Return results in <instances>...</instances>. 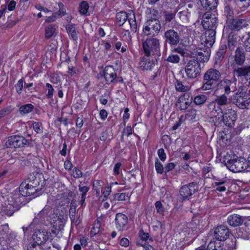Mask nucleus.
<instances>
[{"mask_svg": "<svg viewBox=\"0 0 250 250\" xmlns=\"http://www.w3.org/2000/svg\"><path fill=\"white\" fill-rule=\"evenodd\" d=\"M234 76L237 78L244 77L246 82L250 81V65L247 66L238 67L234 70Z\"/></svg>", "mask_w": 250, "mask_h": 250, "instance_id": "nucleus-24", "label": "nucleus"}, {"mask_svg": "<svg viewBox=\"0 0 250 250\" xmlns=\"http://www.w3.org/2000/svg\"><path fill=\"white\" fill-rule=\"evenodd\" d=\"M128 217L123 213H118L116 214L115 223L118 231H123L128 229Z\"/></svg>", "mask_w": 250, "mask_h": 250, "instance_id": "nucleus-20", "label": "nucleus"}, {"mask_svg": "<svg viewBox=\"0 0 250 250\" xmlns=\"http://www.w3.org/2000/svg\"><path fill=\"white\" fill-rule=\"evenodd\" d=\"M139 237L143 241L149 240V242H153V239L150 237L148 232H145L142 229L139 231Z\"/></svg>", "mask_w": 250, "mask_h": 250, "instance_id": "nucleus-47", "label": "nucleus"}, {"mask_svg": "<svg viewBox=\"0 0 250 250\" xmlns=\"http://www.w3.org/2000/svg\"><path fill=\"white\" fill-rule=\"evenodd\" d=\"M45 88L47 90V93L46 94L47 99H52L53 97L54 89L53 86L49 83H45Z\"/></svg>", "mask_w": 250, "mask_h": 250, "instance_id": "nucleus-50", "label": "nucleus"}, {"mask_svg": "<svg viewBox=\"0 0 250 250\" xmlns=\"http://www.w3.org/2000/svg\"><path fill=\"white\" fill-rule=\"evenodd\" d=\"M157 153L161 161H164L166 160L167 158V155L163 148L159 149L158 150Z\"/></svg>", "mask_w": 250, "mask_h": 250, "instance_id": "nucleus-64", "label": "nucleus"}, {"mask_svg": "<svg viewBox=\"0 0 250 250\" xmlns=\"http://www.w3.org/2000/svg\"><path fill=\"white\" fill-rule=\"evenodd\" d=\"M56 26L54 24H50L45 28V37L46 39L51 38L56 32Z\"/></svg>", "mask_w": 250, "mask_h": 250, "instance_id": "nucleus-37", "label": "nucleus"}, {"mask_svg": "<svg viewBox=\"0 0 250 250\" xmlns=\"http://www.w3.org/2000/svg\"><path fill=\"white\" fill-rule=\"evenodd\" d=\"M161 29L160 21L158 19H150L145 22L143 27V32L149 38L158 35Z\"/></svg>", "mask_w": 250, "mask_h": 250, "instance_id": "nucleus-8", "label": "nucleus"}, {"mask_svg": "<svg viewBox=\"0 0 250 250\" xmlns=\"http://www.w3.org/2000/svg\"><path fill=\"white\" fill-rule=\"evenodd\" d=\"M129 109L128 107H126L124 110V113L123 115V125L124 126H126V124L130 118V114L129 113Z\"/></svg>", "mask_w": 250, "mask_h": 250, "instance_id": "nucleus-54", "label": "nucleus"}, {"mask_svg": "<svg viewBox=\"0 0 250 250\" xmlns=\"http://www.w3.org/2000/svg\"><path fill=\"white\" fill-rule=\"evenodd\" d=\"M50 82L54 84H58L61 82V78L58 74H52L50 75Z\"/></svg>", "mask_w": 250, "mask_h": 250, "instance_id": "nucleus-63", "label": "nucleus"}, {"mask_svg": "<svg viewBox=\"0 0 250 250\" xmlns=\"http://www.w3.org/2000/svg\"><path fill=\"white\" fill-rule=\"evenodd\" d=\"M234 62L238 65H242L246 59V53L242 47H238L233 56Z\"/></svg>", "mask_w": 250, "mask_h": 250, "instance_id": "nucleus-25", "label": "nucleus"}, {"mask_svg": "<svg viewBox=\"0 0 250 250\" xmlns=\"http://www.w3.org/2000/svg\"><path fill=\"white\" fill-rule=\"evenodd\" d=\"M118 69L113 65L105 66L101 76L104 77L106 84L122 83L124 80L121 76L117 75Z\"/></svg>", "mask_w": 250, "mask_h": 250, "instance_id": "nucleus-6", "label": "nucleus"}, {"mask_svg": "<svg viewBox=\"0 0 250 250\" xmlns=\"http://www.w3.org/2000/svg\"><path fill=\"white\" fill-rule=\"evenodd\" d=\"M237 79L234 78L232 80L224 79L220 81L216 85L215 92L222 93L227 95L236 89Z\"/></svg>", "mask_w": 250, "mask_h": 250, "instance_id": "nucleus-11", "label": "nucleus"}, {"mask_svg": "<svg viewBox=\"0 0 250 250\" xmlns=\"http://www.w3.org/2000/svg\"><path fill=\"white\" fill-rule=\"evenodd\" d=\"M65 29L70 40H72L75 43H77L78 37L76 25L72 23H68L66 25Z\"/></svg>", "mask_w": 250, "mask_h": 250, "instance_id": "nucleus-26", "label": "nucleus"}, {"mask_svg": "<svg viewBox=\"0 0 250 250\" xmlns=\"http://www.w3.org/2000/svg\"><path fill=\"white\" fill-rule=\"evenodd\" d=\"M34 106L32 104H26L21 105L19 108L20 113L22 115H26L33 111Z\"/></svg>", "mask_w": 250, "mask_h": 250, "instance_id": "nucleus-33", "label": "nucleus"}, {"mask_svg": "<svg viewBox=\"0 0 250 250\" xmlns=\"http://www.w3.org/2000/svg\"><path fill=\"white\" fill-rule=\"evenodd\" d=\"M164 38L166 43L174 47L177 46L180 41V34L174 29H168L165 32Z\"/></svg>", "mask_w": 250, "mask_h": 250, "instance_id": "nucleus-17", "label": "nucleus"}, {"mask_svg": "<svg viewBox=\"0 0 250 250\" xmlns=\"http://www.w3.org/2000/svg\"><path fill=\"white\" fill-rule=\"evenodd\" d=\"M63 167L64 169L67 171H70L72 170L73 167V165L70 161V158H69V159L67 158L66 160L64 161Z\"/></svg>", "mask_w": 250, "mask_h": 250, "instance_id": "nucleus-61", "label": "nucleus"}, {"mask_svg": "<svg viewBox=\"0 0 250 250\" xmlns=\"http://www.w3.org/2000/svg\"><path fill=\"white\" fill-rule=\"evenodd\" d=\"M122 166V164L120 162H117L114 165L113 171V175L114 176L119 175L120 173V172L122 171V169L121 168Z\"/></svg>", "mask_w": 250, "mask_h": 250, "instance_id": "nucleus-60", "label": "nucleus"}, {"mask_svg": "<svg viewBox=\"0 0 250 250\" xmlns=\"http://www.w3.org/2000/svg\"><path fill=\"white\" fill-rule=\"evenodd\" d=\"M224 13L227 16V19L229 18H233V11L229 5H227L225 6Z\"/></svg>", "mask_w": 250, "mask_h": 250, "instance_id": "nucleus-55", "label": "nucleus"}, {"mask_svg": "<svg viewBox=\"0 0 250 250\" xmlns=\"http://www.w3.org/2000/svg\"><path fill=\"white\" fill-rule=\"evenodd\" d=\"M235 104L241 109L247 108L250 104V94L245 86H240L233 96Z\"/></svg>", "mask_w": 250, "mask_h": 250, "instance_id": "nucleus-7", "label": "nucleus"}, {"mask_svg": "<svg viewBox=\"0 0 250 250\" xmlns=\"http://www.w3.org/2000/svg\"><path fill=\"white\" fill-rule=\"evenodd\" d=\"M224 162L227 168L233 172H239L244 169L243 160L238 159L235 155L226 156Z\"/></svg>", "mask_w": 250, "mask_h": 250, "instance_id": "nucleus-12", "label": "nucleus"}, {"mask_svg": "<svg viewBox=\"0 0 250 250\" xmlns=\"http://www.w3.org/2000/svg\"><path fill=\"white\" fill-rule=\"evenodd\" d=\"M52 233L55 234L56 232L53 229H51V231L49 229H42V230L39 229L35 231L32 235L34 243L42 246L49 239H52L53 235Z\"/></svg>", "mask_w": 250, "mask_h": 250, "instance_id": "nucleus-13", "label": "nucleus"}, {"mask_svg": "<svg viewBox=\"0 0 250 250\" xmlns=\"http://www.w3.org/2000/svg\"><path fill=\"white\" fill-rule=\"evenodd\" d=\"M174 85L176 90L178 92L185 93L189 90L188 86L185 85L183 82L178 79L175 80Z\"/></svg>", "mask_w": 250, "mask_h": 250, "instance_id": "nucleus-35", "label": "nucleus"}, {"mask_svg": "<svg viewBox=\"0 0 250 250\" xmlns=\"http://www.w3.org/2000/svg\"><path fill=\"white\" fill-rule=\"evenodd\" d=\"M198 191L197 182H192L182 186L179 189V198L182 201H188Z\"/></svg>", "mask_w": 250, "mask_h": 250, "instance_id": "nucleus-10", "label": "nucleus"}, {"mask_svg": "<svg viewBox=\"0 0 250 250\" xmlns=\"http://www.w3.org/2000/svg\"><path fill=\"white\" fill-rule=\"evenodd\" d=\"M23 78L20 79L17 83L15 84V87L16 90V92L19 94L21 95L22 93L23 90Z\"/></svg>", "mask_w": 250, "mask_h": 250, "instance_id": "nucleus-52", "label": "nucleus"}, {"mask_svg": "<svg viewBox=\"0 0 250 250\" xmlns=\"http://www.w3.org/2000/svg\"><path fill=\"white\" fill-rule=\"evenodd\" d=\"M155 206L157 212L160 215H164L165 209L161 202L160 201H156Z\"/></svg>", "mask_w": 250, "mask_h": 250, "instance_id": "nucleus-57", "label": "nucleus"}, {"mask_svg": "<svg viewBox=\"0 0 250 250\" xmlns=\"http://www.w3.org/2000/svg\"><path fill=\"white\" fill-rule=\"evenodd\" d=\"M238 36L233 33L229 34L228 37L227 45L230 51L234 50L237 44Z\"/></svg>", "mask_w": 250, "mask_h": 250, "instance_id": "nucleus-30", "label": "nucleus"}, {"mask_svg": "<svg viewBox=\"0 0 250 250\" xmlns=\"http://www.w3.org/2000/svg\"><path fill=\"white\" fill-rule=\"evenodd\" d=\"M71 175L74 178L78 179L82 177L83 172L80 169H78L77 167H74V168L72 169Z\"/></svg>", "mask_w": 250, "mask_h": 250, "instance_id": "nucleus-56", "label": "nucleus"}, {"mask_svg": "<svg viewBox=\"0 0 250 250\" xmlns=\"http://www.w3.org/2000/svg\"><path fill=\"white\" fill-rule=\"evenodd\" d=\"M157 62V58L155 57L144 54L139 59L138 63L139 68L142 70L151 71Z\"/></svg>", "mask_w": 250, "mask_h": 250, "instance_id": "nucleus-14", "label": "nucleus"}, {"mask_svg": "<svg viewBox=\"0 0 250 250\" xmlns=\"http://www.w3.org/2000/svg\"><path fill=\"white\" fill-rule=\"evenodd\" d=\"M201 25L205 30L201 37V43L210 48L215 41L217 18L212 13L206 12L203 15Z\"/></svg>", "mask_w": 250, "mask_h": 250, "instance_id": "nucleus-1", "label": "nucleus"}, {"mask_svg": "<svg viewBox=\"0 0 250 250\" xmlns=\"http://www.w3.org/2000/svg\"><path fill=\"white\" fill-rule=\"evenodd\" d=\"M228 223L231 227H238L243 223V219L242 216L237 214H233L228 217Z\"/></svg>", "mask_w": 250, "mask_h": 250, "instance_id": "nucleus-28", "label": "nucleus"}, {"mask_svg": "<svg viewBox=\"0 0 250 250\" xmlns=\"http://www.w3.org/2000/svg\"><path fill=\"white\" fill-rule=\"evenodd\" d=\"M27 143V140L23 136L12 135L8 137L5 142V146L9 148H21L24 147Z\"/></svg>", "mask_w": 250, "mask_h": 250, "instance_id": "nucleus-15", "label": "nucleus"}, {"mask_svg": "<svg viewBox=\"0 0 250 250\" xmlns=\"http://www.w3.org/2000/svg\"><path fill=\"white\" fill-rule=\"evenodd\" d=\"M130 29L132 32L135 33L137 31V25L135 14L132 15V18L130 17L128 19Z\"/></svg>", "mask_w": 250, "mask_h": 250, "instance_id": "nucleus-42", "label": "nucleus"}, {"mask_svg": "<svg viewBox=\"0 0 250 250\" xmlns=\"http://www.w3.org/2000/svg\"><path fill=\"white\" fill-rule=\"evenodd\" d=\"M57 4L59 7L58 15L61 16H64L66 14V9L64 5L62 2H59Z\"/></svg>", "mask_w": 250, "mask_h": 250, "instance_id": "nucleus-59", "label": "nucleus"}, {"mask_svg": "<svg viewBox=\"0 0 250 250\" xmlns=\"http://www.w3.org/2000/svg\"><path fill=\"white\" fill-rule=\"evenodd\" d=\"M202 6L207 12L217 11V7L219 3L218 0H199Z\"/></svg>", "mask_w": 250, "mask_h": 250, "instance_id": "nucleus-23", "label": "nucleus"}, {"mask_svg": "<svg viewBox=\"0 0 250 250\" xmlns=\"http://www.w3.org/2000/svg\"><path fill=\"white\" fill-rule=\"evenodd\" d=\"M178 99H180V100H182L184 102H187L188 103H189L190 104H192L193 101V98L192 97V95L191 92H185L182 94Z\"/></svg>", "mask_w": 250, "mask_h": 250, "instance_id": "nucleus-43", "label": "nucleus"}, {"mask_svg": "<svg viewBox=\"0 0 250 250\" xmlns=\"http://www.w3.org/2000/svg\"><path fill=\"white\" fill-rule=\"evenodd\" d=\"M227 49V46L226 44H220L214 57V63L215 65H221L225 58Z\"/></svg>", "mask_w": 250, "mask_h": 250, "instance_id": "nucleus-22", "label": "nucleus"}, {"mask_svg": "<svg viewBox=\"0 0 250 250\" xmlns=\"http://www.w3.org/2000/svg\"><path fill=\"white\" fill-rule=\"evenodd\" d=\"M129 19L128 15L125 11H120L116 15V21L119 26H122Z\"/></svg>", "mask_w": 250, "mask_h": 250, "instance_id": "nucleus-32", "label": "nucleus"}, {"mask_svg": "<svg viewBox=\"0 0 250 250\" xmlns=\"http://www.w3.org/2000/svg\"><path fill=\"white\" fill-rule=\"evenodd\" d=\"M141 51L146 56L149 55L158 58L161 55L160 40L155 38H147L142 43Z\"/></svg>", "mask_w": 250, "mask_h": 250, "instance_id": "nucleus-5", "label": "nucleus"}, {"mask_svg": "<svg viewBox=\"0 0 250 250\" xmlns=\"http://www.w3.org/2000/svg\"><path fill=\"white\" fill-rule=\"evenodd\" d=\"M222 114L224 124L229 127H233L237 119L236 111L231 108L228 109L225 113Z\"/></svg>", "mask_w": 250, "mask_h": 250, "instance_id": "nucleus-19", "label": "nucleus"}, {"mask_svg": "<svg viewBox=\"0 0 250 250\" xmlns=\"http://www.w3.org/2000/svg\"><path fill=\"white\" fill-rule=\"evenodd\" d=\"M31 125V127H32L33 130L39 134H41L43 132V124L41 122L32 121Z\"/></svg>", "mask_w": 250, "mask_h": 250, "instance_id": "nucleus-36", "label": "nucleus"}, {"mask_svg": "<svg viewBox=\"0 0 250 250\" xmlns=\"http://www.w3.org/2000/svg\"><path fill=\"white\" fill-rule=\"evenodd\" d=\"M185 71L188 78H195L200 73V64L196 60H190L186 65Z\"/></svg>", "mask_w": 250, "mask_h": 250, "instance_id": "nucleus-16", "label": "nucleus"}, {"mask_svg": "<svg viewBox=\"0 0 250 250\" xmlns=\"http://www.w3.org/2000/svg\"><path fill=\"white\" fill-rule=\"evenodd\" d=\"M9 228L8 224H5L0 226V236L6 237L9 233Z\"/></svg>", "mask_w": 250, "mask_h": 250, "instance_id": "nucleus-49", "label": "nucleus"}, {"mask_svg": "<svg viewBox=\"0 0 250 250\" xmlns=\"http://www.w3.org/2000/svg\"><path fill=\"white\" fill-rule=\"evenodd\" d=\"M229 230L224 226H220L215 228L214 236L218 240L211 241L207 246V250H223L221 241H224L229 236Z\"/></svg>", "mask_w": 250, "mask_h": 250, "instance_id": "nucleus-4", "label": "nucleus"}, {"mask_svg": "<svg viewBox=\"0 0 250 250\" xmlns=\"http://www.w3.org/2000/svg\"><path fill=\"white\" fill-rule=\"evenodd\" d=\"M27 250H44L42 246L33 243L27 249Z\"/></svg>", "mask_w": 250, "mask_h": 250, "instance_id": "nucleus-62", "label": "nucleus"}, {"mask_svg": "<svg viewBox=\"0 0 250 250\" xmlns=\"http://www.w3.org/2000/svg\"><path fill=\"white\" fill-rule=\"evenodd\" d=\"M93 189L96 192L97 197L100 196L104 186V182L101 180H96L93 182Z\"/></svg>", "mask_w": 250, "mask_h": 250, "instance_id": "nucleus-34", "label": "nucleus"}, {"mask_svg": "<svg viewBox=\"0 0 250 250\" xmlns=\"http://www.w3.org/2000/svg\"><path fill=\"white\" fill-rule=\"evenodd\" d=\"M89 189H90L89 187L87 186H82L81 185L79 186V190L82 193L81 194V202L82 203V205L86 199V194H87V192L89 190Z\"/></svg>", "mask_w": 250, "mask_h": 250, "instance_id": "nucleus-39", "label": "nucleus"}, {"mask_svg": "<svg viewBox=\"0 0 250 250\" xmlns=\"http://www.w3.org/2000/svg\"><path fill=\"white\" fill-rule=\"evenodd\" d=\"M122 43L121 42H116L114 44L115 48L117 50H119L120 49H121V52L122 53H124L127 50V46L126 44H125L122 46Z\"/></svg>", "mask_w": 250, "mask_h": 250, "instance_id": "nucleus-58", "label": "nucleus"}, {"mask_svg": "<svg viewBox=\"0 0 250 250\" xmlns=\"http://www.w3.org/2000/svg\"><path fill=\"white\" fill-rule=\"evenodd\" d=\"M192 60H196L199 64H200L201 62H208V58L207 56L205 55L204 54H203L202 52H198L196 55V57Z\"/></svg>", "mask_w": 250, "mask_h": 250, "instance_id": "nucleus-44", "label": "nucleus"}, {"mask_svg": "<svg viewBox=\"0 0 250 250\" xmlns=\"http://www.w3.org/2000/svg\"><path fill=\"white\" fill-rule=\"evenodd\" d=\"M246 21L244 19L229 18L226 21L228 27L231 30L239 31L245 26Z\"/></svg>", "mask_w": 250, "mask_h": 250, "instance_id": "nucleus-21", "label": "nucleus"}, {"mask_svg": "<svg viewBox=\"0 0 250 250\" xmlns=\"http://www.w3.org/2000/svg\"><path fill=\"white\" fill-rule=\"evenodd\" d=\"M207 100V97L204 94H199L193 98V103L197 105L204 104Z\"/></svg>", "mask_w": 250, "mask_h": 250, "instance_id": "nucleus-40", "label": "nucleus"}, {"mask_svg": "<svg viewBox=\"0 0 250 250\" xmlns=\"http://www.w3.org/2000/svg\"><path fill=\"white\" fill-rule=\"evenodd\" d=\"M191 104L189 103L184 102L182 100L181 101L179 99H178L176 105L179 110H186L190 107Z\"/></svg>", "mask_w": 250, "mask_h": 250, "instance_id": "nucleus-41", "label": "nucleus"}, {"mask_svg": "<svg viewBox=\"0 0 250 250\" xmlns=\"http://www.w3.org/2000/svg\"><path fill=\"white\" fill-rule=\"evenodd\" d=\"M40 180L34 175H30L24 180L19 187V196L28 197L34 195L40 189Z\"/></svg>", "mask_w": 250, "mask_h": 250, "instance_id": "nucleus-3", "label": "nucleus"}, {"mask_svg": "<svg viewBox=\"0 0 250 250\" xmlns=\"http://www.w3.org/2000/svg\"><path fill=\"white\" fill-rule=\"evenodd\" d=\"M155 168L158 174H162L165 172V167H164L163 164L158 159H156L155 162Z\"/></svg>", "mask_w": 250, "mask_h": 250, "instance_id": "nucleus-51", "label": "nucleus"}, {"mask_svg": "<svg viewBox=\"0 0 250 250\" xmlns=\"http://www.w3.org/2000/svg\"><path fill=\"white\" fill-rule=\"evenodd\" d=\"M52 211L48 208H43L37 214H35L34 218L30 224V227L35 226L36 228L41 227L42 226H49L57 230L58 225V218L53 214V216H51Z\"/></svg>", "mask_w": 250, "mask_h": 250, "instance_id": "nucleus-2", "label": "nucleus"}, {"mask_svg": "<svg viewBox=\"0 0 250 250\" xmlns=\"http://www.w3.org/2000/svg\"><path fill=\"white\" fill-rule=\"evenodd\" d=\"M228 103L227 95L222 94L220 96H217L215 100L210 103V106H213L212 112L223 114L222 106L228 104Z\"/></svg>", "mask_w": 250, "mask_h": 250, "instance_id": "nucleus-18", "label": "nucleus"}, {"mask_svg": "<svg viewBox=\"0 0 250 250\" xmlns=\"http://www.w3.org/2000/svg\"><path fill=\"white\" fill-rule=\"evenodd\" d=\"M129 196L128 193H115L114 194V199L118 201H125L127 199H129Z\"/></svg>", "mask_w": 250, "mask_h": 250, "instance_id": "nucleus-48", "label": "nucleus"}, {"mask_svg": "<svg viewBox=\"0 0 250 250\" xmlns=\"http://www.w3.org/2000/svg\"><path fill=\"white\" fill-rule=\"evenodd\" d=\"M220 76L221 74L218 70L213 68L209 69L204 74V80L205 82L203 84L202 89L204 90L212 89Z\"/></svg>", "mask_w": 250, "mask_h": 250, "instance_id": "nucleus-9", "label": "nucleus"}, {"mask_svg": "<svg viewBox=\"0 0 250 250\" xmlns=\"http://www.w3.org/2000/svg\"><path fill=\"white\" fill-rule=\"evenodd\" d=\"M111 186L107 185L104 188V191L102 192V197H103L102 201H104L107 200L108 196L111 192Z\"/></svg>", "mask_w": 250, "mask_h": 250, "instance_id": "nucleus-46", "label": "nucleus"}, {"mask_svg": "<svg viewBox=\"0 0 250 250\" xmlns=\"http://www.w3.org/2000/svg\"><path fill=\"white\" fill-rule=\"evenodd\" d=\"M215 181L212 183V187L216 192H225L226 191L227 181L219 178L215 179Z\"/></svg>", "mask_w": 250, "mask_h": 250, "instance_id": "nucleus-27", "label": "nucleus"}, {"mask_svg": "<svg viewBox=\"0 0 250 250\" xmlns=\"http://www.w3.org/2000/svg\"><path fill=\"white\" fill-rule=\"evenodd\" d=\"M89 8V6L87 1L83 0L79 4V12L81 15L86 16Z\"/></svg>", "mask_w": 250, "mask_h": 250, "instance_id": "nucleus-38", "label": "nucleus"}, {"mask_svg": "<svg viewBox=\"0 0 250 250\" xmlns=\"http://www.w3.org/2000/svg\"><path fill=\"white\" fill-rule=\"evenodd\" d=\"M196 112V110L190 106L186 110L184 115H182L180 118L184 121H195L197 115Z\"/></svg>", "mask_w": 250, "mask_h": 250, "instance_id": "nucleus-29", "label": "nucleus"}, {"mask_svg": "<svg viewBox=\"0 0 250 250\" xmlns=\"http://www.w3.org/2000/svg\"><path fill=\"white\" fill-rule=\"evenodd\" d=\"M136 125V124H135L132 127L130 124H128L126 126H125V127L124 128L122 132V135H125L127 137H128L130 135H132L134 131L133 128Z\"/></svg>", "mask_w": 250, "mask_h": 250, "instance_id": "nucleus-45", "label": "nucleus"}, {"mask_svg": "<svg viewBox=\"0 0 250 250\" xmlns=\"http://www.w3.org/2000/svg\"><path fill=\"white\" fill-rule=\"evenodd\" d=\"M180 57L177 54H170L167 59V61L168 62L177 63L180 61Z\"/></svg>", "mask_w": 250, "mask_h": 250, "instance_id": "nucleus-53", "label": "nucleus"}, {"mask_svg": "<svg viewBox=\"0 0 250 250\" xmlns=\"http://www.w3.org/2000/svg\"><path fill=\"white\" fill-rule=\"evenodd\" d=\"M101 228V222L98 218L93 222L92 227L90 231V235L91 237H93L98 234L100 231Z\"/></svg>", "mask_w": 250, "mask_h": 250, "instance_id": "nucleus-31", "label": "nucleus"}]
</instances>
